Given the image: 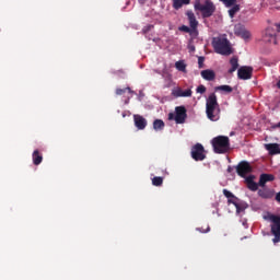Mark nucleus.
I'll return each mask as SVG.
<instances>
[{
	"instance_id": "nucleus-29",
	"label": "nucleus",
	"mask_w": 280,
	"mask_h": 280,
	"mask_svg": "<svg viewBox=\"0 0 280 280\" xmlns=\"http://www.w3.org/2000/svg\"><path fill=\"white\" fill-rule=\"evenodd\" d=\"M222 3H224L228 8H231V5H235L237 0H220Z\"/></svg>"
},
{
	"instance_id": "nucleus-42",
	"label": "nucleus",
	"mask_w": 280,
	"mask_h": 280,
	"mask_svg": "<svg viewBox=\"0 0 280 280\" xmlns=\"http://www.w3.org/2000/svg\"><path fill=\"white\" fill-rule=\"evenodd\" d=\"M244 37H245V38H248V33H247V32L244 33Z\"/></svg>"
},
{
	"instance_id": "nucleus-30",
	"label": "nucleus",
	"mask_w": 280,
	"mask_h": 280,
	"mask_svg": "<svg viewBox=\"0 0 280 280\" xmlns=\"http://www.w3.org/2000/svg\"><path fill=\"white\" fill-rule=\"evenodd\" d=\"M154 28V25L152 24H148L147 26H144L142 28V34H148L149 32H151Z\"/></svg>"
},
{
	"instance_id": "nucleus-17",
	"label": "nucleus",
	"mask_w": 280,
	"mask_h": 280,
	"mask_svg": "<svg viewBox=\"0 0 280 280\" xmlns=\"http://www.w3.org/2000/svg\"><path fill=\"white\" fill-rule=\"evenodd\" d=\"M231 69L229 70V73H235L237 69L240 68V59L237 57H232L230 59Z\"/></svg>"
},
{
	"instance_id": "nucleus-23",
	"label": "nucleus",
	"mask_w": 280,
	"mask_h": 280,
	"mask_svg": "<svg viewBox=\"0 0 280 280\" xmlns=\"http://www.w3.org/2000/svg\"><path fill=\"white\" fill-rule=\"evenodd\" d=\"M214 91H222L223 93H233V88L231 85H219L214 88Z\"/></svg>"
},
{
	"instance_id": "nucleus-26",
	"label": "nucleus",
	"mask_w": 280,
	"mask_h": 280,
	"mask_svg": "<svg viewBox=\"0 0 280 280\" xmlns=\"http://www.w3.org/2000/svg\"><path fill=\"white\" fill-rule=\"evenodd\" d=\"M240 10V5L235 4L234 7H232L229 10V15L231 16V19H233V16H235V14H237V11Z\"/></svg>"
},
{
	"instance_id": "nucleus-22",
	"label": "nucleus",
	"mask_w": 280,
	"mask_h": 280,
	"mask_svg": "<svg viewBox=\"0 0 280 280\" xmlns=\"http://www.w3.org/2000/svg\"><path fill=\"white\" fill-rule=\"evenodd\" d=\"M165 128V122L162 119H155L153 121V129L159 131Z\"/></svg>"
},
{
	"instance_id": "nucleus-3",
	"label": "nucleus",
	"mask_w": 280,
	"mask_h": 280,
	"mask_svg": "<svg viewBox=\"0 0 280 280\" xmlns=\"http://www.w3.org/2000/svg\"><path fill=\"white\" fill-rule=\"evenodd\" d=\"M194 8L201 12L202 19H210L215 13V4L211 0H206L203 4L200 3V0H195Z\"/></svg>"
},
{
	"instance_id": "nucleus-40",
	"label": "nucleus",
	"mask_w": 280,
	"mask_h": 280,
	"mask_svg": "<svg viewBox=\"0 0 280 280\" xmlns=\"http://www.w3.org/2000/svg\"><path fill=\"white\" fill-rule=\"evenodd\" d=\"M233 172V167L232 166H229L228 167V173L231 174Z\"/></svg>"
},
{
	"instance_id": "nucleus-14",
	"label": "nucleus",
	"mask_w": 280,
	"mask_h": 280,
	"mask_svg": "<svg viewBox=\"0 0 280 280\" xmlns=\"http://www.w3.org/2000/svg\"><path fill=\"white\" fill-rule=\"evenodd\" d=\"M245 182L247 183V187L250 191H257V189H259V184L255 183V176H247Z\"/></svg>"
},
{
	"instance_id": "nucleus-2",
	"label": "nucleus",
	"mask_w": 280,
	"mask_h": 280,
	"mask_svg": "<svg viewBox=\"0 0 280 280\" xmlns=\"http://www.w3.org/2000/svg\"><path fill=\"white\" fill-rule=\"evenodd\" d=\"M212 148L215 154H226L231 150V142L229 137L219 136L212 139Z\"/></svg>"
},
{
	"instance_id": "nucleus-6",
	"label": "nucleus",
	"mask_w": 280,
	"mask_h": 280,
	"mask_svg": "<svg viewBox=\"0 0 280 280\" xmlns=\"http://www.w3.org/2000/svg\"><path fill=\"white\" fill-rule=\"evenodd\" d=\"M190 155L194 161H205L207 153H205V147L200 143H196L190 149Z\"/></svg>"
},
{
	"instance_id": "nucleus-13",
	"label": "nucleus",
	"mask_w": 280,
	"mask_h": 280,
	"mask_svg": "<svg viewBox=\"0 0 280 280\" xmlns=\"http://www.w3.org/2000/svg\"><path fill=\"white\" fill-rule=\"evenodd\" d=\"M265 149L269 152L271 156L280 154V144L279 143H268L265 144Z\"/></svg>"
},
{
	"instance_id": "nucleus-21",
	"label": "nucleus",
	"mask_w": 280,
	"mask_h": 280,
	"mask_svg": "<svg viewBox=\"0 0 280 280\" xmlns=\"http://www.w3.org/2000/svg\"><path fill=\"white\" fill-rule=\"evenodd\" d=\"M175 69H177V71H182L183 73H187V65L183 60L175 63Z\"/></svg>"
},
{
	"instance_id": "nucleus-37",
	"label": "nucleus",
	"mask_w": 280,
	"mask_h": 280,
	"mask_svg": "<svg viewBox=\"0 0 280 280\" xmlns=\"http://www.w3.org/2000/svg\"><path fill=\"white\" fill-rule=\"evenodd\" d=\"M275 25H276V32H277L278 34H280V23L275 24Z\"/></svg>"
},
{
	"instance_id": "nucleus-28",
	"label": "nucleus",
	"mask_w": 280,
	"mask_h": 280,
	"mask_svg": "<svg viewBox=\"0 0 280 280\" xmlns=\"http://www.w3.org/2000/svg\"><path fill=\"white\" fill-rule=\"evenodd\" d=\"M192 38H198V27H190V32L188 33Z\"/></svg>"
},
{
	"instance_id": "nucleus-35",
	"label": "nucleus",
	"mask_w": 280,
	"mask_h": 280,
	"mask_svg": "<svg viewBox=\"0 0 280 280\" xmlns=\"http://www.w3.org/2000/svg\"><path fill=\"white\" fill-rule=\"evenodd\" d=\"M198 65H199V69H202V67H205V57L198 58Z\"/></svg>"
},
{
	"instance_id": "nucleus-9",
	"label": "nucleus",
	"mask_w": 280,
	"mask_h": 280,
	"mask_svg": "<svg viewBox=\"0 0 280 280\" xmlns=\"http://www.w3.org/2000/svg\"><path fill=\"white\" fill-rule=\"evenodd\" d=\"M238 80H250L253 78V67L242 66L237 71Z\"/></svg>"
},
{
	"instance_id": "nucleus-33",
	"label": "nucleus",
	"mask_w": 280,
	"mask_h": 280,
	"mask_svg": "<svg viewBox=\"0 0 280 280\" xmlns=\"http://www.w3.org/2000/svg\"><path fill=\"white\" fill-rule=\"evenodd\" d=\"M223 195L225 196V198H235V195H233V192H231L230 190L223 189Z\"/></svg>"
},
{
	"instance_id": "nucleus-19",
	"label": "nucleus",
	"mask_w": 280,
	"mask_h": 280,
	"mask_svg": "<svg viewBox=\"0 0 280 280\" xmlns=\"http://www.w3.org/2000/svg\"><path fill=\"white\" fill-rule=\"evenodd\" d=\"M186 16L188 18L190 27H198V20H196V14L192 11H187Z\"/></svg>"
},
{
	"instance_id": "nucleus-8",
	"label": "nucleus",
	"mask_w": 280,
	"mask_h": 280,
	"mask_svg": "<svg viewBox=\"0 0 280 280\" xmlns=\"http://www.w3.org/2000/svg\"><path fill=\"white\" fill-rule=\"evenodd\" d=\"M235 168L241 178H246V175L253 172V166L246 161H241Z\"/></svg>"
},
{
	"instance_id": "nucleus-32",
	"label": "nucleus",
	"mask_w": 280,
	"mask_h": 280,
	"mask_svg": "<svg viewBox=\"0 0 280 280\" xmlns=\"http://www.w3.org/2000/svg\"><path fill=\"white\" fill-rule=\"evenodd\" d=\"M196 91L202 95L207 93V88L205 85H199Z\"/></svg>"
},
{
	"instance_id": "nucleus-39",
	"label": "nucleus",
	"mask_w": 280,
	"mask_h": 280,
	"mask_svg": "<svg viewBox=\"0 0 280 280\" xmlns=\"http://www.w3.org/2000/svg\"><path fill=\"white\" fill-rule=\"evenodd\" d=\"M190 51H196V46H189Z\"/></svg>"
},
{
	"instance_id": "nucleus-38",
	"label": "nucleus",
	"mask_w": 280,
	"mask_h": 280,
	"mask_svg": "<svg viewBox=\"0 0 280 280\" xmlns=\"http://www.w3.org/2000/svg\"><path fill=\"white\" fill-rule=\"evenodd\" d=\"M276 200L280 203V191L276 195Z\"/></svg>"
},
{
	"instance_id": "nucleus-7",
	"label": "nucleus",
	"mask_w": 280,
	"mask_h": 280,
	"mask_svg": "<svg viewBox=\"0 0 280 280\" xmlns=\"http://www.w3.org/2000/svg\"><path fill=\"white\" fill-rule=\"evenodd\" d=\"M271 222L273 223L271 225V233L275 236L272 238L273 244H279L280 242V217L272 214L270 217Z\"/></svg>"
},
{
	"instance_id": "nucleus-18",
	"label": "nucleus",
	"mask_w": 280,
	"mask_h": 280,
	"mask_svg": "<svg viewBox=\"0 0 280 280\" xmlns=\"http://www.w3.org/2000/svg\"><path fill=\"white\" fill-rule=\"evenodd\" d=\"M32 159H33V164L34 165H40L43 163V154L38 150H35L33 152Z\"/></svg>"
},
{
	"instance_id": "nucleus-24",
	"label": "nucleus",
	"mask_w": 280,
	"mask_h": 280,
	"mask_svg": "<svg viewBox=\"0 0 280 280\" xmlns=\"http://www.w3.org/2000/svg\"><path fill=\"white\" fill-rule=\"evenodd\" d=\"M152 185L154 187H161L163 185V177L161 176H155L152 178Z\"/></svg>"
},
{
	"instance_id": "nucleus-12",
	"label": "nucleus",
	"mask_w": 280,
	"mask_h": 280,
	"mask_svg": "<svg viewBox=\"0 0 280 280\" xmlns=\"http://www.w3.org/2000/svg\"><path fill=\"white\" fill-rule=\"evenodd\" d=\"M275 180V175L262 173L259 177L258 185L259 187H266V183H272Z\"/></svg>"
},
{
	"instance_id": "nucleus-10",
	"label": "nucleus",
	"mask_w": 280,
	"mask_h": 280,
	"mask_svg": "<svg viewBox=\"0 0 280 280\" xmlns=\"http://www.w3.org/2000/svg\"><path fill=\"white\" fill-rule=\"evenodd\" d=\"M133 121L138 130H145V127L148 126V120L143 116L139 114L133 115Z\"/></svg>"
},
{
	"instance_id": "nucleus-1",
	"label": "nucleus",
	"mask_w": 280,
	"mask_h": 280,
	"mask_svg": "<svg viewBox=\"0 0 280 280\" xmlns=\"http://www.w3.org/2000/svg\"><path fill=\"white\" fill-rule=\"evenodd\" d=\"M206 115L210 121H218L220 119V104L215 93H211L206 101Z\"/></svg>"
},
{
	"instance_id": "nucleus-4",
	"label": "nucleus",
	"mask_w": 280,
	"mask_h": 280,
	"mask_svg": "<svg viewBox=\"0 0 280 280\" xmlns=\"http://www.w3.org/2000/svg\"><path fill=\"white\" fill-rule=\"evenodd\" d=\"M214 51L220 54L221 56H231L233 54V49L231 48V44L226 38H214L212 42Z\"/></svg>"
},
{
	"instance_id": "nucleus-27",
	"label": "nucleus",
	"mask_w": 280,
	"mask_h": 280,
	"mask_svg": "<svg viewBox=\"0 0 280 280\" xmlns=\"http://www.w3.org/2000/svg\"><path fill=\"white\" fill-rule=\"evenodd\" d=\"M126 91H128V93H132V90L130 88H125V89H116V95H124V93H126Z\"/></svg>"
},
{
	"instance_id": "nucleus-41",
	"label": "nucleus",
	"mask_w": 280,
	"mask_h": 280,
	"mask_svg": "<svg viewBox=\"0 0 280 280\" xmlns=\"http://www.w3.org/2000/svg\"><path fill=\"white\" fill-rule=\"evenodd\" d=\"M243 226H245V229H248V223H246V221H244Z\"/></svg>"
},
{
	"instance_id": "nucleus-31",
	"label": "nucleus",
	"mask_w": 280,
	"mask_h": 280,
	"mask_svg": "<svg viewBox=\"0 0 280 280\" xmlns=\"http://www.w3.org/2000/svg\"><path fill=\"white\" fill-rule=\"evenodd\" d=\"M179 32H185L186 34H189V32H191V27L187 26V25H182L178 27Z\"/></svg>"
},
{
	"instance_id": "nucleus-20",
	"label": "nucleus",
	"mask_w": 280,
	"mask_h": 280,
	"mask_svg": "<svg viewBox=\"0 0 280 280\" xmlns=\"http://www.w3.org/2000/svg\"><path fill=\"white\" fill-rule=\"evenodd\" d=\"M191 0H173V8L174 10H180L183 5H189Z\"/></svg>"
},
{
	"instance_id": "nucleus-43",
	"label": "nucleus",
	"mask_w": 280,
	"mask_h": 280,
	"mask_svg": "<svg viewBox=\"0 0 280 280\" xmlns=\"http://www.w3.org/2000/svg\"><path fill=\"white\" fill-rule=\"evenodd\" d=\"M275 128H280V122H278V124L275 126Z\"/></svg>"
},
{
	"instance_id": "nucleus-11",
	"label": "nucleus",
	"mask_w": 280,
	"mask_h": 280,
	"mask_svg": "<svg viewBox=\"0 0 280 280\" xmlns=\"http://www.w3.org/2000/svg\"><path fill=\"white\" fill-rule=\"evenodd\" d=\"M264 38L267 43H272L273 45H277V32H275V28L268 27L265 32Z\"/></svg>"
},
{
	"instance_id": "nucleus-34",
	"label": "nucleus",
	"mask_w": 280,
	"mask_h": 280,
	"mask_svg": "<svg viewBox=\"0 0 280 280\" xmlns=\"http://www.w3.org/2000/svg\"><path fill=\"white\" fill-rule=\"evenodd\" d=\"M197 231H199V233H209V231H211V228L209 225H207L206 230L202 228H197Z\"/></svg>"
},
{
	"instance_id": "nucleus-36",
	"label": "nucleus",
	"mask_w": 280,
	"mask_h": 280,
	"mask_svg": "<svg viewBox=\"0 0 280 280\" xmlns=\"http://www.w3.org/2000/svg\"><path fill=\"white\" fill-rule=\"evenodd\" d=\"M245 209H246V206L238 202V209H236V213H242V211H244Z\"/></svg>"
},
{
	"instance_id": "nucleus-5",
	"label": "nucleus",
	"mask_w": 280,
	"mask_h": 280,
	"mask_svg": "<svg viewBox=\"0 0 280 280\" xmlns=\"http://www.w3.org/2000/svg\"><path fill=\"white\" fill-rule=\"evenodd\" d=\"M168 119H174L176 124H185V120L187 119V108H185V106L175 107V116L170 113Z\"/></svg>"
},
{
	"instance_id": "nucleus-16",
	"label": "nucleus",
	"mask_w": 280,
	"mask_h": 280,
	"mask_svg": "<svg viewBox=\"0 0 280 280\" xmlns=\"http://www.w3.org/2000/svg\"><path fill=\"white\" fill-rule=\"evenodd\" d=\"M191 89L185 91L177 89L173 92L174 97H191Z\"/></svg>"
},
{
	"instance_id": "nucleus-15",
	"label": "nucleus",
	"mask_w": 280,
	"mask_h": 280,
	"mask_svg": "<svg viewBox=\"0 0 280 280\" xmlns=\"http://www.w3.org/2000/svg\"><path fill=\"white\" fill-rule=\"evenodd\" d=\"M201 78H203V80H207L208 82H213V80H215V71L211 69L202 70Z\"/></svg>"
},
{
	"instance_id": "nucleus-25",
	"label": "nucleus",
	"mask_w": 280,
	"mask_h": 280,
	"mask_svg": "<svg viewBox=\"0 0 280 280\" xmlns=\"http://www.w3.org/2000/svg\"><path fill=\"white\" fill-rule=\"evenodd\" d=\"M229 205H234L235 209H238L240 210V199L237 197H231L229 200H228Z\"/></svg>"
}]
</instances>
